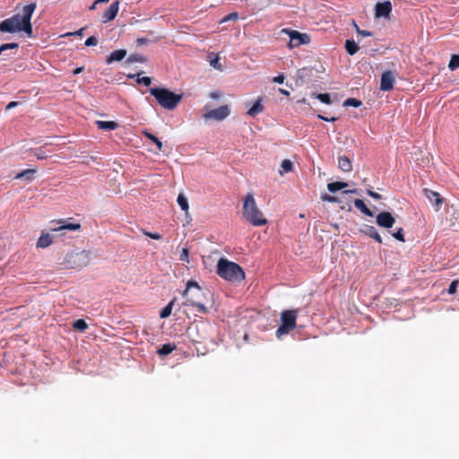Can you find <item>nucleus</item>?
I'll list each match as a JSON object with an SVG mask.
<instances>
[{
    "mask_svg": "<svg viewBox=\"0 0 459 459\" xmlns=\"http://www.w3.org/2000/svg\"><path fill=\"white\" fill-rule=\"evenodd\" d=\"M36 7V3H30L22 7V13L2 21L0 22V32L18 33L23 31L30 38L33 33L30 20Z\"/></svg>",
    "mask_w": 459,
    "mask_h": 459,
    "instance_id": "obj_1",
    "label": "nucleus"
},
{
    "mask_svg": "<svg viewBox=\"0 0 459 459\" xmlns=\"http://www.w3.org/2000/svg\"><path fill=\"white\" fill-rule=\"evenodd\" d=\"M242 215L247 221L255 227L267 224V220L258 208L253 193H248L244 198Z\"/></svg>",
    "mask_w": 459,
    "mask_h": 459,
    "instance_id": "obj_2",
    "label": "nucleus"
},
{
    "mask_svg": "<svg viewBox=\"0 0 459 459\" xmlns=\"http://www.w3.org/2000/svg\"><path fill=\"white\" fill-rule=\"evenodd\" d=\"M182 295L186 298V301L183 303L184 306L195 307L198 312L203 314L209 313V309L201 301L203 290L197 281H188Z\"/></svg>",
    "mask_w": 459,
    "mask_h": 459,
    "instance_id": "obj_3",
    "label": "nucleus"
},
{
    "mask_svg": "<svg viewBox=\"0 0 459 459\" xmlns=\"http://www.w3.org/2000/svg\"><path fill=\"white\" fill-rule=\"evenodd\" d=\"M217 274L228 281H241L245 279V273L237 263L220 258L217 264Z\"/></svg>",
    "mask_w": 459,
    "mask_h": 459,
    "instance_id": "obj_4",
    "label": "nucleus"
},
{
    "mask_svg": "<svg viewBox=\"0 0 459 459\" xmlns=\"http://www.w3.org/2000/svg\"><path fill=\"white\" fill-rule=\"evenodd\" d=\"M150 93L153 96L159 105L165 109H175L182 100V94H177L166 88L154 87L150 89Z\"/></svg>",
    "mask_w": 459,
    "mask_h": 459,
    "instance_id": "obj_5",
    "label": "nucleus"
},
{
    "mask_svg": "<svg viewBox=\"0 0 459 459\" xmlns=\"http://www.w3.org/2000/svg\"><path fill=\"white\" fill-rule=\"evenodd\" d=\"M298 317L297 309L284 310L281 314V325L276 330L277 338L288 334L296 327V321Z\"/></svg>",
    "mask_w": 459,
    "mask_h": 459,
    "instance_id": "obj_6",
    "label": "nucleus"
},
{
    "mask_svg": "<svg viewBox=\"0 0 459 459\" xmlns=\"http://www.w3.org/2000/svg\"><path fill=\"white\" fill-rule=\"evenodd\" d=\"M91 261V253L89 251H73L66 255L64 264L70 269H80L87 266Z\"/></svg>",
    "mask_w": 459,
    "mask_h": 459,
    "instance_id": "obj_7",
    "label": "nucleus"
},
{
    "mask_svg": "<svg viewBox=\"0 0 459 459\" xmlns=\"http://www.w3.org/2000/svg\"><path fill=\"white\" fill-rule=\"evenodd\" d=\"M281 33L286 34L290 37L288 47L290 49L301 45H307L310 42V37L307 33H301L289 28L282 29Z\"/></svg>",
    "mask_w": 459,
    "mask_h": 459,
    "instance_id": "obj_8",
    "label": "nucleus"
},
{
    "mask_svg": "<svg viewBox=\"0 0 459 459\" xmlns=\"http://www.w3.org/2000/svg\"><path fill=\"white\" fill-rule=\"evenodd\" d=\"M230 108L227 105L221 106L217 108H214L204 115L205 119H214L217 121L223 120L230 115Z\"/></svg>",
    "mask_w": 459,
    "mask_h": 459,
    "instance_id": "obj_9",
    "label": "nucleus"
},
{
    "mask_svg": "<svg viewBox=\"0 0 459 459\" xmlns=\"http://www.w3.org/2000/svg\"><path fill=\"white\" fill-rule=\"evenodd\" d=\"M379 227L390 229L395 223V218L389 212H381L376 219Z\"/></svg>",
    "mask_w": 459,
    "mask_h": 459,
    "instance_id": "obj_10",
    "label": "nucleus"
},
{
    "mask_svg": "<svg viewBox=\"0 0 459 459\" xmlns=\"http://www.w3.org/2000/svg\"><path fill=\"white\" fill-rule=\"evenodd\" d=\"M394 76L391 71H385L381 75L380 90L389 91L393 90Z\"/></svg>",
    "mask_w": 459,
    "mask_h": 459,
    "instance_id": "obj_11",
    "label": "nucleus"
},
{
    "mask_svg": "<svg viewBox=\"0 0 459 459\" xmlns=\"http://www.w3.org/2000/svg\"><path fill=\"white\" fill-rule=\"evenodd\" d=\"M424 195L435 205L436 211H438L444 203V199L440 196L439 193L424 188L423 189Z\"/></svg>",
    "mask_w": 459,
    "mask_h": 459,
    "instance_id": "obj_12",
    "label": "nucleus"
},
{
    "mask_svg": "<svg viewBox=\"0 0 459 459\" xmlns=\"http://www.w3.org/2000/svg\"><path fill=\"white\" fill-rule=\"evenodd\" d=\"M118 10H119V1L113 2L108 6L107 11L103 13L102 22H108L113 21L116 18V16L117 15Z\"/></svg>",
    "mask_w": 459,
    "mask_h": 459,
    "instance_id": "obj_13",
    "label": "nucleus"
},
{
    "mask_svg": "<svg viewBox=\"0 0 459 459\" xmlns=\"http://www.w3.org/2000/svg\"><path fill=\"white\" fill-rule=\"evenodd\" d=\"M392 12V4L390 1L377 3L376 4V17H387Z\"/></svg>",
    "mask_w": 459,
    "mask_h": 459,
    "instance_id": "obj_14",
    "label": "nucleus"
},
{
    "mask_svg": "<svg viewBox=\"0 0 459 459\" xmlns=\"http://www.w3.org/2000/svg\"><path fill=\"white\" fill-rule=\"evenodd\" d=\"M126 56V49H117L110 53V55L107 57L106 62L107 64H111L115 61H121L123 60Z\"/></svg>",
    "mask_w": 459,
    "mask_h": 459,
    "instance_id": "obj_15",
    "label": "nucleus"
},
{
    "mask_svg": "<svg viewBox=\"0 0 459 459\" xmlns=\"http://www.w3.org/2000/svg\"><path fill=\"white\" fill-rule=\"evenodd\" d=\"M338 167L341 170H342L344 172H351L352 170L351 161L345 155L339 157Z\"/></svg>",
    "mask_w": 459,
    "mask_h": 459,
    "instance_id": "obj_16",
    "label": "nucleus"
},
{
    "mask_svg": "<svg viewBox=\"0 0 459 459\" xmlns=\"http://www.w3.org/2000/svg\"><path fill=\"white\" fill-rule=\"evenodd\" d=\"M176 349L177 346L175 343L168 342L161 345V347L158 349L157 353L160 356H167L170 354L172 351H174Z\"/></svg>",
    "mask_w": 459,
    "mask_h": 459,
    "instance_id": "obj_17",
    "label": "nucleus"
},
{
    "mask_svg": "<svg viewBox=\"0 0 459 459\" xmlns=\"http://www.w3.org/2000/svg\"><path fill=\"white\" fill-rule=\"evenodd\" d=\"M363 232L365 233V235L372 238L373 239H375L377 242L378 243H382V238L381 236L378 234V232L377 231V230L375 229V227L373 226H368L367 225L363 230Z\"/></svg>",
    "mask_w": 459,
    "mask_h": 459,
    "instance_id": "obj_18",
    "label": "nucleus"
},
{
    "mask_svg": "<svg viewBox=\"0 0 459 459\" xmlns=\"http://www.w3.org/2000/svg\"><path fill=\"white\" fill-rule=\"evenodd\" d=\"M264 110V106L262 104L261 99L257 100L254 105L248 109L247 114L251 117H255L256 115L262 113Z\"/></svg>",
    "mask_w": 459,
    "mask_h": 459,
    "instance_id": "obj_19",
    "label": "nucleus"
},
{
    "mask_svg": "<svg viewBox=\"0 0 459 459\" xmlns=\"http://www.w3.org/2000/svg\"><path fill=\"white\" fill-rule=\"evenodd\" d=\"M35 174H36V169H28L22 170V172L18 173L15 176V178H17V179L24 178L27 181H31V180H33Z\"/></svg>",
    "mask_w": 459,
    "mask_h": 459,
    "instance_id": "obj_20",
    "label": "nucleus"
},
{
    "mask_svg": "<svg viewBox=\"0 0 459 459\" xmlns=\"http://www.w3.org/2000/svg\"><path fill=\"white\" fill-rule=\"evenodd\" d=\"M99 129L104 130H115L118 127L117 123L114 121H96Z\"/></svg>",
    "mask_w": 459,
    "mask_h": 459,
    "instance_id": "obj_21",
    "label": "nucleus"
},
{
    "mask_svg": "<svg viewBox=\"0 0 459 459\" xmlns=\"http://www.w3.org/2000/svg\"><path fill=\"white\" fill-rule=\"evenodd\" d=\"M344 48L346 52L351 56L355 55L359 50V46L353 39H347Z\"/></svg>",
    "mask_w": 459,
    "mask_h": 459,
    "instance_id": "obj_22",
    "label": "nucleus"
},
{
    "mask_svg": "<svg viewBox=\"0 0 459 459\" xmlns=\"http://www.w3.org/2000/svg\"><path fill=\"white\" fill-rule=\"evenodd\" d=\"M354 206L365 215L369 217L373 216V212L367 207V205L361 199H355Z\"/></svg>",
    "mask_w": 459,
    "mask_h": 459,
    "instance_id": "obj_23",
    "label": "nucleus"
},
{
    "mask_svg": "<svg viewBox=\"0 0 459 459\" xmlns=\"http://www.w3.org/2000/svg\"><path fill=\"white\" fill-rule=\"evenodd\" d=\"M51 243H52V238L50 237V235L49 234H42L37 241V247L45 248V247H48V246H50Z\"/></svg>",
    "mask_w": 459,
    "mask_h": 459,
    "instance_id": "obj_24",
    "label": "nucleus"
},
{
    "mask_svg": "<svg viewBox=\"0 0 459 459\" xmlns=\"http://www.w3.org/2000/svg\"><path fill=\"white\" fill-rule=\"evenodd\" d=\"M346 186H348V184L346 182H341V181H336V182H332V183L327 184V189L331 193H335L336 191L342 190V189L345 188Z\"/></svg>",
    "mask_w": 459,
    "mask_h": 459,
    "instance_id": "obj_25",
    "label": "nucleus"
},
{
    "mask_svg": "<svg viewBox=\"0 0 459 459\" xmlns=\"http://www.w3.org/2000/svg\"><path fill=\"white\" fill-rule=\"evenodd\" d=\"M175 301H176V298L171 299L169 302V304L160 310V318H167L168 316H170L171 311H172V307H173V306L175 304Z\"/></svg>",
    "mask_w": 459,
    "mask_h": 459,
    "instance_id": "obj_26",
    "label": "nucleus"
},
{
    "mask_svg": "<svg viewBox=\"0 0 459 459\" xmlns=\"http://www.w3.org/2000/svg\"><path fill=\"white\" fill-rule=\"evenodd\" d=\"M143 134L147 139H149V140H151L152 142H153V143L156 144V146H157V148H158V150H159V151H161V150H162V147H163L162 143H161V142H160V140H159V139H158L154 134H152V133H150V132H149V131H147V130L143 131Z\"/></svg>",
    "mask_w": 459,
    "mask_h": 459,
    "instance_id": "obj_27",
    "label": "nucleus"
},
{
    "mask_svg": "<svg viewBox=\"0 0 459 459\" xmlns=\"http://www.w3.org/2000/svg\"><path fill=\"white\" fill-rule=\"evenodd\" d=\"M81 229V225L79 223H64L57 228H54L53 230H78Z\"/></svg>",
    "mask_w": 459,
    "mask_h": 459,
    "instance_id": "obj_28",
    "label": "nucleus"
},
{
    "mask_svg": "<svg viewBox=\"0 0 459 459\" xmlns=\"http://www.w3.org/2000/svg\"><path fill=\"white\" fill-rule=\"evenodd\" d=\"M73 327L80 332H84L88 328V324L83 319H78L74 321Z\"/></svg>",
    "mask_w": 459,
    "mask_h": 459,
    "instance_id": "obj_29",
    "label": "nucleus"
},
{
    "mask_svg": "<svg viewBox=\"0 0 459 459\" xmlns=\"http://www.w3.org/2000/svg\"><path fill=\"white\" fill-rule=\"evenodd\" d=\"M177 201L181 209L185 212H187L189 208L188 202L183 194L178 195Z\"/></svg>",
    "mask_w": 459,
    "mask_h": 459,
    "instance_id": "obj_30",
    "label": "nucleus"
},
{
    "mask_svg": "<svg viewBox=\"0 0 459 459\" xmlns=\"http://www.w3.org/2000/svg\"><path fill=\"white\" fill-rule=\"evenodd\" d=\"M282 170L280 171V174L290 172L293 169V163L290 160H283L281 162Z\"/></svg>",
    "mask_w": 459,
    "mask_h": 459,
    "instance_id": "obj_31",
    "label": "nucleus"
},
{
    "mask_svg": "<svg viewBox=\"0 0 459 459\" xmlns=\"http://www.w3.org/2000/svg\"><path fill=\"white\" fill-rule=\"evenodd\" d=\"M448 67L451 71H455V69L459 68V55H453L451 56Z\"/></svg>",
    "mask_w": 459,
    "mask_h": 459,
    "instance_id": "obj_32",
    "label": "nucleus"
},
{
    "mask_svg": "<svg viewBox=\"0 0 459 459\" xmlns=\"http://www.w3.org/2000/svg\"><path fill=\"white\" fill-rule=\"evenodd\" d=\"M137 76V82L139 84H143L145 86H150L151 83H152V78L151 77H148V76H143V77H139V74H134V75H130L129 77L131 78H134Z\"/></svg>",
    "mask_w": 459,
    "mask_h": 459,
    "instance_id": "obj_33",
    "label": "nucleus"
},
{
    "mask_svg": "<svg viewBox=\"0 0 459 459\" xmlns=\"http://www.w3.org/2000/svg\"><path fill=\"white\" fill-rule=\"evenodd\" d=\"M361 104H362V102L359 100H357L354 98H349L344 101L343 106L359 108L361 106Z\"/></svg>",
    "mask_w": 459,
    "mask_h": 459,
    "instance_id": "obj_34",
    "label": "nucleus"
},
{
    "mask_svg": "<svg viewBox=\"0 0 459 459\" xmlns=\"http://www.w3.org/2000/svg\"><path fill=\"white\" fill-rule=\"evenodd\" d=\"M19 48L18 43H4L0 46V54L8 50V49H17Z\"/></svg>",
    "mask_w": 459,
    "mask_h": 459,
    "instance_id": "obj_35",
    "label": "nucleus"
},
{
    "mask_svg": "<svg viewBox=\"0 0 459 459\" xmlns=\"http://www.w3.org/2000/svg\"><path fill=\"white\" fill-rule=\"evenodd\" d=\"M320 198L323 202H328V203H333V204L339 202L337 197H335L333 195H330L326 193L321 194Z\"/></svg>",
    "mask_w": 459,
    "mask_h": 459,
    "instance_id": "obj_36",
    "label": "nucleus"
},
{
    "mask_svg": "<svg viewBox=\"0 0 459 459\" xmlns=\"http://www.w3.org/2000/svg\"><path fill=\"white\" fill-rule=\"evenodd\" d=\"M210 65L217 70H222V65L220 63V57L218 56H215L213 58L210 59Z\"/></svg>",
    "mask_w": 459,
    "mask_h": 459,
    "instance_id": "obj_37",
    "label": "nucleus"
},
{
    "mask_svg": "<svg viewBox=\"0 0 459 459\" xmlns=\"http://www.w3.org/2000/svg\"><path fill=\"white\" fill-rule=\"evenodd\" d=\"M316 98L325 104H331V96L329 93H319Z\"/></svg>",
    "mask_w": 459,
    "mask_h": 459,
    "instance_id": "obj_38",
    "label": "nucleus"
},
{
    "mask_svg": "<svg viewBox=\"0 0 459 459\" xmlns=\"http://www.w3.org/2000/svg\"><path fill=\"white\" fill-rule=\"evenodd\" d=\"M238 13L237 12H233V13H229L228 15H226L224 18H222L221 20V23H223V22H229V21H232V20H238Z\"/></svg>",
    "mask_w": 459,
    "mask_h": 459,
    "instance_id": "obj_39",
    "label": "nucleus"
},
{
    "mask_svg": "<svg viewBox=\"0 0 459 459\" xmlns=\"http://www.w3.org/2000/svg\"><path fill=\"white\" fill-rule=\"evenodd\" d=\"M34 155L39 160H44L48 158V154L42 150V148H38L34 152Z\"/></svg>",
    "mask_w": 459,
    "mask_h": 459,
    "instance_id": "obj_40",
    "label": "nucleus"
},
{
    "mask_svg": "<svg viewBox=\"0 0 459 459\" xmlns=\"http://www.w3.org/2000/svg\"><path fill=\"white\" fill-rule=\"evenodd\" d=\"M393 237L402 242H404L403 230L400 228L396 232L393 234Z\"/></svg>",
    "mask_w": 459,
    "mask_h": 459,
    "instance_id": "obj_41",
    "label": "nucleus"
},
{
    "mask_svg": "<svg viewBox=\"0 0 459 459\" xmlns=\"http://www.w3.org/2000/svg\"><path fill=\"white\" fill-rule=\"evenodd\" d=\"M98 44V39L95 36L88 38L84 43L86 47L96 46Z\"/></svg>",
    "mask_w": 459,
    "mask_h": 459,
    "instance_id": "obj_42",
    "label": "nucleus"
},
{
    "mask_svg": "<svg viewBox=\"0 0 459 459\" xmlns=\"http://www.w3.org/2000/svg\"><path fill=\"white\" fill-rule=\"evenodd\" d=\"M180 260L188 263L189 262V251L187 248H183L180 254Z\"/></svg>",
    "mask_w": 459,
    "mask_h": 459,
    "instance_id": "obj_43",
    "label": "nucleus"
},
{
    "mask_svg": "<svg viewBox=\"0 0 459 459\" xmlns=\"http://www.w3.org/2000/svg\"><path fill=\"white\" fill-rule=\"evenodd\" d=\"M143 234L152 239H156V240H159L161 238V235L159 234V233H153V232H149V231H143Z\"/></svg>",
    "mask_w": 459,
    "mask_h": 459,
    "instance_id": "obj_44",
    "label": "nucleus"
},
{
    "mask_svg": "<svg viewBox=\"0 0 459 459\" xmlns=\"http://www.w3.org/2000/svg\"><path fill=\"white\" fill-rule=\"evenodd\" d=\"M285 80V75L283 74H280L277 76L273 77V82L276 83H283Z\"/></svg>",
    "mask_w": 459,
    "mask_h": 459,
    "instance_id": "obj_45",
    "label": "nucleus"
},
{
    "mask_svg": "<svg viewBox=\"0 0 459 459\" xmlns=\"http://www.w3.org/2000/svg\"><path fill=\"white\" fill-rule=\"evenodd\" d=\"M357 33L362 37H371L373 35V33L371 31L366 30H361V29H358Z\"/></svg>",
    "mask_w": 459,
    "mask_h": 459,
    "instance_id": "obj_46",
    "label": "nucleus"
},
{
    "mask_svg": "<svg viewBox=\"0 0 459 459\" xmlns=\"http://www.w3.org/2000/svg\"><path fill=\"white\" fill-rule=\"evenodd\" d=\"M128 62H142L143 61V58L142 56H138V55H131L128 59H127Z\"/></svg>",
    "mask_w": 459,
    "mask_h": 459,
    "instance_id": "obj_47",
    "label": "nucleus"
},
{
    "mask_svg": "<svg viewBox=\"0 0 459 459\" xmlns=\"http://www.w3.org/2000/svg\"><path fill=\"white\" fill-rule=\"evenodd\" d=\"M367 194L371 196L372 198L376 199V200H379L381 199V195L379 194H377V192H374L370 189H368L367 190Z\"/></svg>",
    "mask_w": 459,
    "mask_h": 459,
    "instance_id": "obj_48",
    "label": "nucleus"
},
{
    "mask_svg": "<svg viewBox=\"0 0 459 459\" xmlns=\"http://www.w3.org/2000/svg\"><path fill=\"white\" fill-rule=\"evenodd\" d=\"M457 283H458V281H453L451 282V284H450V286H449V289H448V292H449L450 294H453V293H455V292L456 288H457Z\"/></svg>",
    "mask_w": 459,
    "mask_h": 459,
    "instance_id": "obj_49",
    "label": "nucleus"
},
{
    "mask_svg": "<svg viewBox=\"0 0 459 459\" xmlns=\"http://www.w3.org/2000/svg\"><path fill=\"white\" fill-rule=\"evenodd\" d=\"M147 43H149V39L147 38H138L136 39V44L137 46H143V45H146Z\"/></svg>",
    "mask_w": 459,
    "mask_h": 459,
    "instance_id": "obj_50",
    "label": "nucleus"
},
{
    "mask_svg": "<svg viewBox=\"0 0 459 459\" xmlns=\"http://www.w3.org/2000/svg\"><path fill=\"white\" fill-rule=\"evenodd\" d=\"M18 104H19V102H18V101H11L10 103H8V104H7V106H6V108H6L7 110H8V109H11V108H13L17 107V106H18Z\"/></svg>",
    "mask_w": 459,
    "mask_h": 459,
    "instance_id": "obj_51",
    "label": "nucleus"
},
{
    "mask_svg": "<svg viewBox=\"0 0 459 459\" xmlns=\"http://www.w3.org/2000/svg\"><path fill=\"white\" fill-rule=\"evenodd\" d=\"M318 118L321 119V120H324V121H327V122L335 121L336 120L335 117L328 118L327 117H324L322 115H318Z\"/></svg>",
    "mask_w": 459,
    "mask_h": 459,
    "instance_id": "obj_52",
    "label": "nucleus"
},
{
    "mask_svg": "<svg viewBox=\"0 0 459 459\" xmlns=\"http://www.w3.org/2000/svg\"><path fill=\"white\" fill-rule=\"evenodd\" d=\"M83 28L73 32V33H69L68 35H77V36H82V31H83Z\"/></svg>",
    "mask_w": 459,
    "mask_h": 459,
    "instance_id": "obj_53",
    "label": "nucleus"
},
{
    "mask_svg": "<svg viewBox=\"0 0 459 459\" xmlns=\"http://www.w3.org/2000/svg\"><path fill=\"white\" fill-rule=\"evenodd\" d=\"M350 193L351 194H357L358 191H357V189H350V190H344L343 191V194H350Z\"/></svg>",
    "mask_w": 459,
    "mask_h": 459,
    "instance_id": "obj_54",
    "label": "nucleus"
},
{
    "mask_svg": "<svg viewBox=\"0 0 459 459\" xmlns=\"http://www.w3.org/2000/svg\"><path fill=\"white\" fill-rule=\"evenodd\" d=\"M279 91H280L281 94L285 95V96H289V95H290V92H289L288 91H286V90L279 89Z\"/></svg>",
    "mask_w": 459,
    "mask_h": 459,
    "instance_id": "obj_55",
    "label": "nucleus"
},
{
    "mask_svg": "<svg viewBox=\"0 0 459 459\" xmlns=\"http://www.w3.org/2000/svg\"><path fill=\"white\" fill-rule=\"evenodd\" d=\"M82 69H83L82 67H77L74 70V74H78L82 71Z\"/></svg>",
    "mask_w": 459,
    "mask_h": 459,
    "instance_id": "obj_56",
    "label": "nucleus"
},
{
    "mask_svg": "<svg viewBox=\"0 0 459 459\" xmlns=\"http://www.w3.org/2000/svg\"><path fill=\"white\" fill-rule=\"evenodd\" d=\"M220 93L219 92H212L211 93V98L212 99H216V98H219L220 97Z\"/></svg>",
    "mask_w": 459,
    "mask_h": 459,
    "instance_id": "obj_57",
    "label": "nucleus"
},
{
    "mask_svg": "<svg viewBox=\"0 0 459 459\" xmlns=\"http://www.w3.org/2000/svg\"><path fill=\"white\" fill-rule=\"evenodd\" d=\"M352 25L354 27V29L356 30V32H358V29H360L358 24L355 22V21H352Z\"/></svg>",
    "mask_w": 459,
    "mask_h": 459,
    "instance_id": "obj_58",
    "label": "nucleus"
},
{
    "mask_svg": "<svg viewBox=\"0 0 459 459\" xmlns=\"http://www.w3.org/2000/svg\"><path fill=\"white\" fill-rule=\"evenodd\" d=\"M109 0H96L95 4L108 3Z\"/></svg>",
    "mask_w": 459,
    "mask_h": 459,
    "instance_id": "obj_59",
    "label": "nucleus"
},
{
    "mask_svg": "<svg viewBox=\"0 0 459 459\" xmlns=\"http://www.w3.org/2000/svg\"><path fill=\"white\" fill-rule=\"evenodd\" d=\"M202 339H204V337H202L200 339L193 338V342H202Z\"/></svg>",
    "mask_w": 459,
    "mask_h": 459,
    "instance_id": "obj_60",
    "label": "nucleus"
},
{
    "mask_svg": "<svg viewBox=\"0 0 459 459\" xmlns=\"http://www.w3.org/2000/svg\"><path fill=\"white\" fill-rule=\"evenodd\" d=\"M97 4H95V2H94V3L90 6V10H94V9H96V5H97Z\"/></svg>",
    "mask_w": 459,
    "mask_h": 459,
    "instance_id": "obj_61",
    "label": "nucleus"
}]
</instances>
